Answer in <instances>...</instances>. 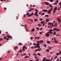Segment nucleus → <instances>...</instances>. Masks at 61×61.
Instances as JSON below:
<instances>
[{
  "instance_id": "obj_30",
  "label": "nucleus",
  "mask_w": 61,
  "mask_h": 61,
  "mask_svg": "<svg viewBox=\"0 0 61 61\" xmlns=\"http://www.w3.org/2000/svg\"><path fill=\"white\" fill-rule=\"evenodd\" d=\"M50 60L49 59H46V61H50Z\"/></svg>"
},
{
  "instance_id": "obj_46",
  "label": "nucleus",
  "mask_w": 61,
  "mask_h": 61,
  "mask_svg": "<svg viewBox=\"0 0 61 61\" xmlns=\"http://www.w3.org/2000/svg\"><path fill=\"white\" fill-rule=\"evenodd\" d=\"M36 12L37 13V12H38V10H37V9H36Z\"/></svg>"
},
{
  "instance_id": "obj_64",
  "label": "nucleus",
  "mask_w": 61,
  "mask_h": 61,
  "mask_svg": "<svg viewBox=\"0 0 61 61\" xmlns=\"http://www.w3.org/2000/svg\"><path fill=\"white\" fill-rule=\"evenodd\" d=\"M36 47H37V46H34V48H36Z\"/></svg>"
},
{
  "instance_id": "obj_20",
  "label": "nucleus",
  "mask_w": 61,
  "mask_h": 61,
  "mask_svg": "<svg viewBox=\"0 0 61 61\" xmlns=\"http://www.w3.org/2000/svg\"><path fill=\"white\" fill-rule=\"evenodd\" d=\"M53 35H56V32H54L53 33Z\"/></svg>"
},
{
  "instance_id": "obj_62",
  "label": "nucleus",
  "mask_w": 61,
  "mask_h": 61,
  "mask_svg": "<svg viewBox=\"0 0 61 61\" xmlns=\"http://www.w3.org/2000/svg\"><path fill=\"white\" fill-rule=\"evenodd\" d=\"M33 45H36V43H34Z\"/></svg>"
},
{
  "instance_id": "obj_14",
  "label": "nucleus",
  "mask_w": 61,
  "mask_h": 61,
  "mask_svg": "<svg viewBox=\"0 0 61 61\" xmlns=\"http://www.w3.org/2000/svg\"><path fill=\"white\" fill-rule=\"evenodd\" d=\"M22 51V50H21V49H20L19 51L18 52L19 53V52H20V53H21Z\"/></svg>"
},
{
  "instance_id": "obj_13",
  "label": "nucleus",
  "mask_w": 61,
  "mask_h": 61,
  "mask_svg": "<svg viewBox=\"0 0 61 61\" xmlns=\"http://www.w3.org/2000/svg\"><path fill=\"white\" fill-rule=\"evenodd\" d=\"M57 19L58 20L59 22H61V20H60L59 18H58Z\"/></svg>"
},
{
  "instance_id": "obj_58",
  "label": "nucleus",
  "mask_w": 61,
  "mask_h": 61,
  "mask_svg": "<svg viewBox=\"0 0 61 61\" xmlns=\"http://www.w3.org/2000/svg\"><path fill=\"white\" fill-rule=\"evenodd\" d=\"M37 39L38 40H39V37H38Z\"/></svg>"
},
{
  "instance_id": "obj_3",
  "label": "nucleus",
  "mask_w": 61,
  "mask_h": 61,
  "mask_svg": "<svg viewBox=\"0 0 61 61\" xmlns=\"http://www.w3.org/2000/svg\"><path fill=\"white\" fill-rule=\"evenodd\" d=\"M35 15L37 17H38V15L37 14V13L35 12Z\"/></svg>"
},
{
  "instance_id": "obj_34",
  "label": "nucleus",
  "mask_w": 61,
  "mask_h": 61,
  "mask_svg": "<svg viewBox=\"0 0 61 61\" xmlns=\"http://www.w3.org/2000/svg\"><path fill=\"white\" fill-rule=\"evenodd\" d=\"M45 15V13H43L41 14V15Z\"/></svg>"
},
{
  "instance_id": "obj_15",
  "label": "nucleus",
  "mask_w": 61,
  "mask_h": 61,
  "mask_svg": "<svg viewBox=\"0 0 61 61\" xmlns=\"http://www.w3.org/2000/svg\"><path fill=\"white\" fill-rule=\"evenodd\" d=\"M46 36L48 37L49 36V34H46Z\"/></svg>"
},
{
  "instance_id": "obj_19",
  "label": "nucleus",
  "mask_w": 61,
  "mask_h": 61,
  "mask_svg": "<svg viewBox=\"0 0 61 61\" xmlns=\"http://www.w3.org/2000/svg\"><path fill=\"white\" fill-rule=\"evenodd\" d=\"M19 45H20V46H23V44H22V43H19Z\"/></svg>"
},
{
  "instance_id": "obj_18",
  "label": "nucleus",
  "mask_w": 61,
  "mask_h": 61,
  "mask_svg": "<svg viewBox=\"0 0 61 61\" xmlns=\"http://www.w3.org/2000/svg\"><path fill=\"white\" fill-rule=\"evenodd\" d=\"M56 55H57V56H59V55H60V53H56Z\"/></svg>"
},
{
  "instance_id": "obj_16",
  "label": "nucleus",
  "mask_w": 61,
  "mask_h": 61,
  "mask_svg": "<svg viewBox=\"0 0 61 61\" xmlns=\"http://www.w3.org/2000/svg\"><path fill=\"white\" fill-rule=\"evenodd\" d=\"M29 57L27 56H26L25 57V58H29Z\"/></svg>"
},
{
  "instance_id": "obj_41",
  "label": "nucleus",
  "mask_w": 61,
  "mask_h": 61,
  "mask_svg": "<svg viewBox=\"0 0 61 61\" xmlns=\"http://www.w3.org/2000/svg\"><path fill=\"white\" fill-rule=\"evenodd\" d=\"M37 55H38V56H41V54H40V53H38Z\"/></svg>"
},
{
  "instance_id": "obj_47",
  "label": "nucleus",
  "mask_w": 61,
  "mask_h": 61,
  "mask_svg": "<svg viewBox=\"0 0 61 61\" xmlns=\"http://www.w3.org/2000/svg\"><path fill=\"white\" fill-rule=\"evenodd\" d=\"M46 22H48L49 21V19H47L46 20Z\"/></svg>"
},
{
  "instance_id": "obj_26",
  "label": "nucleus",
  "mask_w": 61,
  "mask_h": 61,
  "mask_svg": "<svg viewBox=\"0 0 61 61\" xmlns=\"http://www.w3.org/2000/svg\"><path fill=\"white\" fill-rule=\"evenodd\" d=\"M47 43H48V44H50V42L49 41H47Z\"/></svg>"
},
{
  "instance_id": "obj_28",
  "label": "nucleus",
  "mask_w": 61,
  "mask_h": 61,
  "mask_svg": "<svg viewBox=\"0 0 61 61\" xmlns=\"http://www.w3.org/2000/svg\"><path fill=\"white\" fill-rule=\"evenodd\" d=\"M54 9H53V7H51V10H53Z\"/></svg>"
},
{
  "instance_id": "obj_42",
  "label": "nucleus",
  "mask_w": 61,
  "mask_h": 61,
  "mask_svg": "<svg viewBox=\"0 0 61 61\" xmlns=\"http://www.w3.org/2000/svg\"><path fill=\"white\" fill-rule=\"evenodd\" d=\"M26 55V53H24V54H23V55L22 56H25Z\"/></svg>"
},
{
  "instance_id": "obj_25",
  "label": "nucleus",
  "mask_w": 61,
  "mask_h": 61,
  "mask_svg": "<svg viewBox=\"0 0 61 61\" xmlns=\"http://www.w3.org/2000/svg\"><path fill=\"white\" fill-rule=\"evenodd\" d=\"M40 20V21H43V19L41 18V19H39Z\"/></svg>"
},
{
  "instance_id": "obj_11",
  "label": "nucleus",
  "mask_w": 61,
  "mask_h": 61,
  "mask_svg": "<svg viewBox=\"0 0 61 61\" xmlns=\"http://www.w3.org/2000/svg\"><path fill=\"white\" fill-rule=\"evenodd\" d=\"M57 9V7H55L54 8V10H55V11H56V10Z\"/></svg>"
},
{
  "instance_id": "obj_23",
  "label": "nucleus",
  "mask_w": 61,
  "mask_h": 61,
  "mask_svg": "<svg viewBox=\"0 0 61 61\" xmlns=\"http://www.w3.org/2000/svg\"><path fill=\"white\" fill-rule=\"evenodd\" d=\"M48 25H51V23L50 22H49L48 23Z\"/></svg>"
},
{
  "instance_id": "obj_6",
  "label": "nucleus",
  "mask_w": 61,
  "mask_h": 61,
  "mask_svg": "<svg viewBox=\"0 0 61 61\" xmlns=\"http://www.w3.org/2000/svg\"><path fill=\"white\" fill-rule=\"evenodd\" d=\"M51 9H50L48 11L47 13L48 14H50L51 13Z\"/></svg>"
},
{
  "instance_id": "obj_61",
  "label": "nucleus",
  "mask_w": 61,
  "mask_h": 61,
  "mask_svg": "<svg viewBox=\"0 0 61 61\" xmlns=\"http://www.w3.org/2000/svg\"><path fill=\"white\" fill-rule=\"evenodd\" d=\"M39 33H40V34H41H41H42V33L41 32H39Z\"/></svg>"
},
{
  "instance_id": "obj_43",
  "label": "nucleus",
  "mask_w": 61,
  "mask_h": 61,
  "mask_svg": "<svg viewBox=\"0 0 61 61\" xmlns=\"http://www.w3.org/2000/svg\"><path fill=\"white\" fill-rule=\"evenodd\" d=\"M37 48H40V46H38L37 47Z\"/></svg>"
},
{
  "instance_id": "obj_40",
  "label": "nucleus",
  "mask_w": 61,
  "mask_h": 61,
  "mask_svg": "<svg viewBox=\"0 0 61 61\" xmlns=\"http://www.w3.org/2000/svg\"><path fill=\"white\" fill-rule=\"evenodd\" d=\"M56 30L57 32H58V31H60V30L59 29H57Z\"/></svg>"
},
{
  "instance_id": "obj_31",
  "label": "nucleus",
  "mask_w": 61,
  "mask_h": 61,
  "mask_svg": "<svg viewBox=\"0 0 61 61\" xmlns=\"http://www.w3.org/2000/svg\"><path fill=\"white\" fill-rule=\"evenodd\" d=\"M53 57H52L51 58V61H52V60H53Z\"/></svg>"
},
{
  "instance_id": "obj_17",
  "label": "nucleus",
  "mask_w": 61,
  "mask_h": 61,
  "mask_svg": "<svg viewBox=\"0 0 61 61\" xmlns=\"http://www.w3.org/2000/svg\"><path fill=\"white\" fill-rule=\"evenodd\" d=\"M30 16H32V15H34V13L32 12V13L30 14Z\"/></svg>"
},
{
  "instance_id": "obj_32",
  "label": "nucleus",
  "mask_w": 61,
  "mask_h": 61,
  "mask_svg": "<svg viewBox=\"0 0 61 61\" xmlns=\"http://www.w3.org/2000/svg\"><path fill=\"white\" fill-rule=\"evenodd\" d=\"M34 21H37V19H34Z\"/></svg>"
},
{
  "instance_id": "obj_27",
  "label": "nucleus",
  "mask_w": 61,
  "mask_h": 61,
  "mask_svg": "<svg viewBox=\"0 0 61 61\" xmlns=\"http://www.w3.org/2000/svg\"><path fill=\"white\" fill-rule=\"evenodd\" d=\"M53 30H57V29H56V28H54L53 29Z\"/></svg>"
},
{
  "instance_id": "obj_35",
  "label": "nucleus",
  "mask_w": 61,
  "mask_h": 61,
  "mask_svg": "<svg viewBox=\"0 0 61 61\" xmlns=\"http://www.w3.org/2000/svg\"><path fill=\"white\" fill-rule=\"evenodd\" d=\"M54 5H57V3H54Z\"/></svg>"
},
{
  "instance_id": "obj_36",
  "label": "nucleus",
  "mask_w": 61,
  "mask_h": 61,
  "mask_svg": "<svg viewBox=\"0 0 61 61\" xmlns=\"http://www.w3.org/2000/svg\"><path fill=\"white\" fill-rule=\"evenodd\" d=\"M37 46H40L39 44L38 43H37Z\"/></svg>"
},
{
  "instance_id": "obj_63",
  "label": "nucleus",
  "mask_w": 61,
  "mask_h": 61,
  "mask_svg": "<svg viewBox=\"0 0 61 61\" xmlns=\"http://www.w3.org/2000/svg\"><path fill=\"white\" fill-rule=\"evenodd\" d=\"M37 39V36H36L35 37V39Z\"/></svg>"
},
{
  "instance_id": "obj_9",
  "label": "nucleus",
  "mask_w": 61,
  "mask_h": 61,
  "mask_svg": "<svg viewBox=\"0 0 61 61\" xmlns=\"http://www.w3.org/2000/svg\"><path fill=\"white\" fill-rule=\"evenodd\" d=\"M45 23V22L44 21H41L40 23V24H44Z\"/></svg>"
},
{
  "instance_id": "obj_2",
  "label": "nucleus",
  "mask_w": 61,
  "mask_h": 61,
  "mask_svg": "<svg viewBox=\"0 0 61 61\" xmlns=\"http://www.w3.org/2000/svg\"><path fill=\"white\" fill-rule=\"evenodd\" d=\"M7 37H8V38H12V36H11L9 35H7Z\"/></svg>"
},
{
  "instance_id": "obj_1",
  "label": "nucleus",
  "mask_w": 61,
  "mask_h": 61,
  "mask_svg": "<svg viewBox=\"0 0 61 61\" xmlns=\"http://www.w3.org/2000/svg\"><path fill=\"white\" fill-rule=\"evenodd\" d=\"M42 50V49L41 48L40 49H37L35 50V52H37V51H41Z\"/></svg>"
},
{
  "instance_id": "obj_12",
  "label": "nucleus",
  "mask_w": 61,
  "mask_h": 61,
  "mask_svg": "<svg viewBox=\"0 0 61 61\" xmlns=\"http://www.w3.org/2000/svg\"><path fill=\"white\" fill-rule=\"evenodd\" d=\"M31 31L32 32H33V31H35V28H33L31 30Z\"/></svg>"
},
{
  "instance_id": "obj_50",
  "label": "nucleus",
  "mask_w": 61,
  "mask_h": 61,
  "mask_svg": "<svg viewBox=\"0 0 61 61\" xmlns=\"http://www.w3.org/2000/svg\"><path fill=\"white\" fill-rule=\"evenodd\" d=\"M22 50H23L24 51H25V49H24V48H23L22 49Z\"/></svg>"
},
{
  "instance_id": "obj_48",
  "label": "nucleus",
  "mask_w": 61,
  "mask_h": 61,
  "mask_svg": "<svg viewBox=\"0 0 61 61\" xmlns=\"http://www.w3.org/2000/svg\"><path fill=\"white\" fill-rule=\"evenodd\" d=\"M9 39L8 38H7L6 39V41L7 40H8Z\"/></svg>"
},
{
  "instance_id": "obj_7",
  "label": "nucleus",
  "mask_w": 61,
  "mask_h": 61,
  "mask_svg": "<svg viewBox=\"0 0 61 61\" xmlns=\"http://www.w3.org/2000/svg\"><path fill=\"white\" fill-rule=\"evenodd\" d=\"M44 3L45 4H46V5H49V3H48V2H44Z\"/></svg>"
},
{
  "instance_id": "obj_21",
  "label": "nucleus",
  "mask_w": 61,
  "mask_h": 61,
  "mask_svg": "<svg viewBox=\"0 0 61 61\" xmlns=\"http://www.w3.org/2000/svg\"><path fill=\"white\" fill-rule=\"evenodd\" d=\"M49 15H46L45 16V17H48Z\"/></svg>"
},
{
  "instance_id": "obj_22",
  "label": "nucleus",
  "mask_w": 61,
  "mask_h": 61,
  "mask_svg": "<svg viewBox=\"0 0 61 61\" xmlns=\"http://www.w3.org/2000/svg\"><path fill=\"white\" fill-rule=\"evenodd\" d=\"M4 39H6V38H7V37H6V36H5L4 37Z\"/></svg>"
},
{
  "instance_id": "obj_37",
  "label": "nucleus",
  "mask_w": 61,
  "mask_h": 61,
  "mask_svg": "<svg viewBox=\"0 0 61 61\" xmlns=\"http://www.w3.org/2000/svg\"><path fill=\"white\" fill-rule=\"evenodd\" d=\"M44 46L45 47H46V45H44Z\"/></svg>"
},
{
  "instance_id": "obj_51",
  "label": "nucleus",
  "mask_w": 61,
  "mask_h": 61,
  "mask_svg": "<svg viewBox=\"0 0 61 61\" xmlns=\"http://www.w3.org/2000/svg\"><path fill=\"white\" fill-rule=\"evenodd\" d=\"M49 6H50V7H52V5H51L50 4L49 5Z\"/></svg>"
},
{
  "instance_id": "obj_4",
  "label": "nucleus",
  "mask_w": 61,
  "mask_h": 61,
  "mask_svg": "<svg viewBox=\"0 0 61 61\" xmlns=\"http://www.w3.org/2000/svg\"><path fill=\"white\" fill-rule=\"evenodd\" d=\"M42 11H43V12H45V13L47 12V10H43Z\"/></svg>"
},
{
  "instance_id": "obj_49",
  "label": "nucleus",
  "mask_w": 61,
  "mask_h": 61,
  "mask_svg": "<svg viewBox=\"0 0 61 61\" xmlns=\"http://www.w3.org/2000/svg\"><path fill=\"white\" fill-rule=\"evenodd\" d=\"M46 50H47V52H49V50L48 49H47Z\"/></svg>"
},
{
  "instance_id": "obj_10",
  "label": "nucleus",
  "mask_w": 61,
  "mask_h": 61,
  "mask_svg": "<svg viewBox=\"0 0 61 61\" xmlns=\"http://www.w3.org/2000/svg\"><path fill=\"white\" fill-rule=\"evenodd\" d=\"M17 48H18V46H16L14 48V49L15 50H16V49H17Z\"/></svg>"
},
{
  "instance_id": "obj_39",
  "label": "nucleus",
  "mask_w": 61,
  "mask_h": 61,
  "mask_svg": "<svg viewBox=\"0 0 61 61\" xmlns=\"http://www.w3.org/2000/svg\"><path fill=\"white\" fill-rule=\"evenodd\" d=\"M33 56H36V54L35 53H33Z\"/></svg>"
},
{
  "instance_id": "obj_44",
  "label": "nucleus",
  "mask_w": 61,
  "mask_h": 61,
  "mask_svg": "<svg viewBox=\"0 0 61 61\" xmlns=\"http://www.w3.org/2000/svg\"><path fill=\"white\" fill-rule=\"evenodd\" d=\"M50 1H51V2H53V0H50Z\"/></svg>"
},
{
  "instance_id": "obj_57",
  "label": "nucleus",
  "mask_w": 61,
  "mask_h": 61,
  "mask_svg": "<svg viewBox=\"0 0 61 61\" xmlns=\"http://www.w3.org/2000/svg\"><path fill=\"white\" fill-rule=\"evenodd\" d=\"M59 58H58V59H57L56 61H59Z\"/></svg>"
},
{
  "instance_id": "obj_33",
  "label": "nucleus",
  "mask_w": 61,
  "mask_h": 61,
  "mask_svg": "<svg viewBox=\"0 0 61 61\" xmlns=\"http://www.w3.org/2000/svg\"><path fill=\"white\" fill-rule=\"evenodd\" d=\"M57 58V56H56L54 58V59H56Z\"/></svg>"
},
{
  "instance_id": "obj_24",
  "label": "nucleus",
  "mask_w": 61,
  "mask_h": 61,
  "mask_svg": "<svg viewBox=\"0 0 61 61\" xmlns=\"http://www.w3.org/2000/svg\"><path fill=\"white\" fill-rule=\"evenodd\" d=\"M40 41L41 43H43L44 41H43L40 40Z\"/></svg>"
},
{
  "instance_id": "obj_60",
  "label": "nucleus",
  "mask_w": 61,
  "mask_h": 61,
  "mask_svg": "<svg viewBox=\"0 0 61 61\" xmlns=\"http://www.w3.org/2000/svg\"><path fill=\"white\" fill-rule=\"evenodd\" d=\"M29 15V13H27L26 14V15Z\"/></svg>"
},
{
  "instance_id": "obj_29",
  "label": "nucleus",
  "mask_w": 61,
  "mask_h": 61,
  "mask_svg": "<svg viewBox=\"0 0 61 61\" xmlns=\"http://www.w3.org/2000/svg\"><path fill=\"white\" fill-rule=\"evenodd\" d=\"M36 29H37V30H39L40 29H39V28L37 27V28H36Z\"/></svg>"
},
{
  "instance_id": "obj_55",
  "label": "nucleus",
  "mask_w": 61,
  "mask_h": 61,
  "mask_svg": "<svg viewBox=\"0 0 61 61\" xmlns=\"http://www.w3.org/2000/svg\"><path fill=\"white\" fill-rule=\"evenodd\" d=\"M39 60V59H36V61H38Z\"/></svg>"
},
{
  "instance_id": "obj_5",
  "label": "nucleus",
  "mask_w": 61,
  "mask_h": 61,
  "mask_svg": "<svg viewBox=\"0 0 61 61\" xmlns=\"http://www.w3.org/2000/svg\"><path fill=\"white\" fill-rule=\"evenodd\" d=\"M54 25L55 27H57V25H58V24L57 23H56L55 24H54Z\"/></svg>"
},
{
  "instance_id": "obj_45",
  "label": "nucleus",
  "mask_w": 61,
  "mask_h": 61,
  "mask_svg": "<svg viewBox=\"0 0 61 61\" xmlns=\"http://www.w3.org/2000/svg\"><path fill=\"white\" fill-rule=\"evenodd\" d=\"M53 13H56V10H54L53 12Z\"/></svg>"
},
{
  "instance_id": "obj_54",
  "label": "nucleus",
  "mask_w": 61,
  "mask_h": 61,
  "mask_svg": "<svg viewBox=\"0 0 61 61\" xmlns=\"http://www.w3.org/2000/svg\"><path fill=\"white\" fill-rule=\"evenodd\" d=\"M31 16V15H30V14H29L28 16V17H29V16Z\"/></svg>"
},
{
  "instance_id": "obj_53",
  "label": "nucleus",
  "mask_w": 61,
  "mask_h": 61,
  "mask_svg": "<svg viewBox=\"0 0 61 61\" xmlns=\"http://www.w3.org/2000/svg\"><path fill=\"white\" fill-rule=\"evenodd\" d=\"M49 31H50V32H52V30L50 29V30H49Z\"/></svg>"
},
{
  "instance_id": "obj_56",
  "label": "nucleus",
  "mask_w": 61,
  "mask_h": 61,
  "mask_svg": "<svg viewBox=\"0 0 61 61\" xmlns=\"http://www.w3.org/2000/svg\"><path fill=\"white\" fill-rule=\"evenodd\" d=\"M48 48L49 49H51V47H48Z\"/></svg>"
},
{
  "instance_id": "obj_59",
  "label": "nucleus",
  "mask_w": 61,
  "mask_h": 61,
  "mask_svg": "<svg viewBox=\"0 0 61 61\" xmlns=\"http://www.w3.org/2000/svg\"><path fill=\"white\" fill-rule=\"evenodd\" d=\"M3 40V39L2 38H0V41H1V40Z\"/></svg>"
},
{
  "instance_id": "obj_8",
  "label": "nucleus",
  "mask_w": 61,
  "mask_h": 61,
  "mask_svg": "<svg viewBox=\"0 0 61 61\" xmlns=\"http://www.w3.org/2000/svg\"><path fill=\"white\" fill-rule=\"evenodd\" d=\"M34 9H35L34 8L31 9L29 10V11L30 12V11H32V10H34Z\"/></svg>"
},
{
  "instance_id": "obj_38",
  "label": "nucleus",
  "mask_w": 61,
  "mask_h": 61,
  "mask_svg": "<svg viewBox=\"0 0 61 61\" xmlns=\"http://www.w3.org/2000/svg\"><path fill=\"white\" fill-rule=\"evenodd\" d=\"M33 37H31L30 38V39L31 40L32 39H33Z\"/></svg>"
},
{
  "instance_id": "obj_52",
  "label": "nucleus",
  "mask_w": 61,
  "mask_h": 61,
  "mask_svg": "<svg viewBox=\"0 0 61 61\" xmlns=\"http://www.w3.org/2000/svg\"><path fill=\"white\" fill-rule=\"evenodd\" d=\"M43 25H42V26H45V24H43Z\"/></svg>"
}]
</instances>
